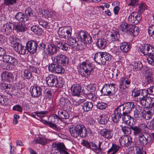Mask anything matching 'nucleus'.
Returning a JSON list of instances; mask_svg holds the SVG:
<instances>
[{
	"label": "nucleus",
	"instance_id": "f257e3e1",
	"mask_svg": "<svg viewBox=\"0 0 154 154\" xmlns=\"http://www.w3.org/2000/svg\"><path fill=\"white\" fill-rule=\"evenodd\" d=\"M71 135L73 137L77 138L79 136L81 138H86L88 133L91 134L92 131L89 128L86 129L85 126L82 124H78L69 129Z\"/></svg>",
	"mask_w": 154,
	"mask_h": 154
},
{
	"label": "nucleus",
	"instance_id": "f03ea898",
	"mask_svg": "<svg viewBox=\"0 0 154 154\" xmlns=\"http://www.w3.org/2000/svg\"><path fill=\"white\" fill-rule=\"evenodd\" d=\"M79 66L80 68L79 73L82 76L86 77L92 74L95 66L87 60L80 63Z\"/></svg>",
	"mask_w": 154,
	"mask_h": 154
},
{
	"label": "nucleus",
	"instance_id": "7ed1b4c3",
	"mask_svg": "<svg viewBox=\"0 0 154 154\" xmlns=\"http://www.w3.org/2000/svg\"><path fill=\"white\" fill-rule=\"evenodd\" d=\"M138 137L139 145L141 146L149 147L153 141L151 134L147 132H143Z\"/></svg>",
	"mask_w": 154,
	"mask_h": 154
},
{
	"label": "nucleus",
	"instance_id": "20e7f679",
	"mask_svg": "<svg viewBox=\"0 0 154 154\" xmlns=\"http://www.w3.org/2000/svg\"><path fill=\"white\" fill-rule=\"evenodd\" d=\"M120 29L122 32H125L134 36H137L139 33V28L132 24L127 23L120 26Z\"/></svg>",
	"mask_w": 154,
	"mask_h": 154
},
{
	"label": "nucleus",
	"instance_id": "39448f33",
	"mask_svg": "<svg viewBox=\"0 0 154 154\" xmlns=\"http://www.w3.org/2000/svg\"><path fill=\"white\" fill-rule=\"evenodd\" d=\"M136 105L134 103L132 102H128L124 103L122 105L117 106L114 111H118L119 115H121V112L128 113H129L131 111L135 108Z\"/></svg>",
	"mask_w": 154,
	"mask_h": 154
},
{
	"label": "nucleus",
	"instance_id": "423d86ee",
	"mask_svg": "<svg viewBox=\"0 0 154 154\" xmlns=\"http://www.w3.org/2000/svg\"><path fill=\"white\" fill-rule=\"evenodd\" d=\"M115 86L116 84L113 83L105 84L100 90L101 95L112 96L115 95L117 91Z\"/></svg>",
	"mask_w": 154,
	"mask_h": 154
},
{
	"label": "nucleus",
	"instance_id": "0eeeda50",
	"mask_svg": "<svg viewBox=\"0 0 154 154\" xmlns=\"http://www.w3.org/2000/svg\"><path fill=\"white\" fill-rule=\"evenodd\" d=\"M121 112V115H119L120 112L113 111V112L112 115L111 117L112 121L114 123H118L120 119L122 118V121L126 123H128V119H129L128 114L129 113Z\"/></svg>",
	"mask_w": 154,
	"mask_h": 154
},
{
	"label": "nucleus",
	"instance_id": "6e6552de",
	"mask_svg": "<svg viewBox=\"0 0 154 154\" xmlns=\"http://www.w3.org/2000/svg\"><path fill=\"white\" fill-rule=\"evenodd\" d=\"M2 59L3 61L7 64L6 69L8 70L12 69L11 65L14 66L18 63L15 57L7 54L2 57Z\"/></svg>",
	"mask_w": 154,
	"mask_h": 154
},
{
	"label": "nucleus",
	"instance_id": "1a4fd4ad",
	"mask_svg": "<svg viewBox=\"0 0 154 154\" xmlns=\"http://www.w3.org/2000/svg\"><path fill=\"white\" fill-rule=\"evenodd\" d=\"M78 39L86 44H90L92 42L91 37L85 30H81L79 32Z\"/></svg>",
	"mask_w": 154,
	"mask_h": 154
},
{
	"label": "nucleus",
	"instance_id": "9d476101",
	"mask_svg": "<svg viewBox=\"0 0 154 154\" xmlns=\"http://www.w3.org/2000/svg\"><path fill=\"white\" fill-rule=\"evenodd\" d=\"M132 138L130 136L125 135L121 137L119 139V142L121 146L125 147H133L136 145L133 142Z\"/></svg>",
	"mask_w": 154,
	"mask_h": 154
},
{
	"label": "nucleus",
	"instance_id": "9b49d317",
	"mask_svg": "<svg viewBox=\"0 0 154 154\" xmlns=\"http://www.w3.org/2000/svg\"><path fill=\"white\" fill-rule=\"evenodd\" d=\"M72 30L70 26L61 27L59 30L58 34L60 38L66 39L71 36Z\"/></svg>",
	"mask_w": 154,
	"mask_h": 154
},
{
	"label": "nucleus",
	"instance_id": "f8f14e48",
	"mask_svg": "<svg viewBox=\"0 0 154 154\" xmlns=\"http://www.w3.org/2000/svg\"><path fill=\"white\" fill-rule=\"evenodd\" d=\"M132 78H131L129 75L128 76H124L120 78L119 88L122 90H124L128 88L130 85Z\"/></svg>",
	"mask_w": 154,
	"mask_h": 154
},
{
	"label": "nucleus",
	"instance_id": "ddd939ff",
	"mask_svg": "<svg viewBox=\"0 0 154 154\" xmlns=\"http://www.w3.org/2000/svg\"><path fill=\"white\" fill-rule=\"evenodd\" d=\"M54 61V63L60 64L64 66L68 65L69 62L68 58L66 55L62 54H58L55 56Z\"/></svg>",
	"mask_w": 154,
	"mask_h": 154
},
{
	"label": "nucleus",
	"instance_id": "4468645a",
	"mask_svg": "<svg viewBox=\"0 0 154 154\" xmlns=\"http://www.w3.org/2000/svg\"><path fill=\"white\" fill-rule=\"evenodd\" d=\"M15 28L14 24L11 23L4 24L0 30V33L2 34L8 35L10 34Z\"/></svg>",
	"mask_w": 154,
	"mask_h": 154
},
{
	"label": "nucleus",
	"instance_id": "2eb2a0df",
	"mask_svg": "<svg viewBox=\"0 0 154 154\" xmlns=\"http://www.w3.org/2000/svg\"><path fill=\"white\" fill-rule=\"evenodd\" d=\"M141 19L140 14L136 12H133L129 16L128 21L129 23L137 25L141 22Z\"/></svg>",
	"mask_w": 154,
	"mask_h": 154
},
{
	"label": "nucleus",
	"instance_id": "dca6fc26",
	"mask_svg": "<svg viewBox=\"0 0 154 154\" xmlns=\"http://www.w3.org/2000/svg\"><path fill=\"white\" fill-rule=\"evenodd\" d=\"M38 43V42L33 40L27 42L26 46L27 51L30 54H33L37 52Z\"/></svg>",
	"mask_w": 154,
	"mask_h": 154
},
{
	"label": "nucleus",
	"instance_id": "f3484780",
	"mask_svg": "<svg viewBox=\"0 0 154 154\" xmlns=\"http://www.w3.org/2000/svg\"><path fill=\"white\" fill-rule=\"evenodd\" d=\"M48 68L50 72L58 74L63 73L65 71L63 67L58 63H52L49 66Z\"/></svg>",
	"mask_w": 154,
	"mask_h": 154
},
{
	"label": "nucleus",
	"instance_id": "a211bd4d",
	"mask_svg": "<svg viewBox=\"0 0 154 154\" xmlns=\"http://www.w3.org/2000/svg\"><path fill=\"white\" fill-rule=\"evenodd\" d=\"M29 91L33 98H38L42 95V88L37 85L31 86Z\"/></svg>",
	"mask_w": 154,
	"mask_h": 154
},
{
	"label": "nucleus",
	"instance_id": "6ab92c4d",
	"mask_svg": "<svg viewBox=\"0 0 154 154\" xmlns=\"http://www.w3.org/2000/svg\"><path fill=\"white\" fill-rule=\"evenodd\" d=\"M85 99H79L78 101L79 105L81 104L82 109L84 112H88L92 110L93 106L92 102L89 101L85 102Z\"/></svg>",
	"mask_w": 154,
	"mask_h": 154
},
{
	"label": "nucleus",
	"instance_id": "aec40b11",
	"mask_svg": "<svg viewBox=\"0 0 154 154\" xmlns=\"http://www.w3.org/2000/svg\"><path fill=\"white\" fill-rule=\"evenodd\" d=\"M57 47L63 51H66L68 49V45L66 40H63L62 38H56L55 42Z\"/></svg>",
	"mask_w": 154,
	"mask_h": 154
},
{
	"label": "nucleus",
	"instance_id": "412c9836",
	"mask_svg": "<svg viewBox=\"0 0 154 154\" xmlns=\"http://www.w3.org/2000/svg\"><path fill=\"white\" fill-rule=\"evenodd\" d=\"M59 104L60 106L69 110H71L72 106L70 100L66 97L63 96L59 99Z\"/></svg>",
	"mask_w": 154,
	"mask_h": 154
},
{
	"label": "nucleus",
	"instance_id": "4be33fe9",
	"mask_svg": "<svg viewBox=\"0 0 154 154\" xmlns=\"http://www.w3.org/2000/svg\"><path fill=\"white\" fill-rule=\"evenodd\" d=\"M49 118H51V120L50 121H48L45 120H42L43 121V123L56 131H60V129L59 127H58L55 124V120L51 116L49 117Z\"/></svg>",
	"mask_w": 154,
	"mask_h": 154
},
{
	"label": "nucleus",
	"instance_id": "5701e85b",
	"mask_svg": "<svg viewBox=\"0 0 154 154\" xmlns=\"http://www.w3.org/2000/svg\"><path fill=\"white\" fill-rule=\"evenodd\" d=\"M141 113L143 118L146 119H149L151 118L152 115L154 113V109L148 106L143 109Z\"/></svg>",
	"mask_w": 154,
	"mask_h": 154
},
{
	"label": "nucleus",
	"instance_id": "b1692460",
	"mask_svg": "<svg viewBox=\"0 0 154 154\" xmlns=\"http://www.w3.org/2000/svg\"><path fill=\"white\" fill-rule=\"evenodd\" d=\"M57 76L53 74H49L46 79V82L48 86L50 87L56 86Z\"/></svg>",
	"mask_w": 154,
	"mask_h": 154
},
{
	"label": "nucleus",
	"instance_id": "393cba45",
	"mask_svg": "<svg viewBox=\"0 0 154 154\" xmlns=\"http://www.w3.org/2000/svg\"><path fill=\"white\" fill-rule=\"evenodd\" d=\"M148 57L147 58L148 63L152 66L154 65V46L151 45L146 54Z\"/></svg>",
	"mask_w": 154,
	"mask_h": 154
},
{
	"label": "nucleus",
	"instance_id": "a878e982",
	"mask_svg": "<svg viewBox=\"0 0 154 154\" xmlns=\"http://www.w3.org/2000/svg\"><path fill=\"white\" fill-rule=\"evenodd\" d=\"M100 133L103 137L109 140L112 138L113 135V131L112 130L105 128L101 129Z\"/></svg>",
	"mask_w": 154,
	"mask_h": 154
},
{
	"label": "nucleus",
	"instance_id": "bb28decb",
	"mask_svg": "<svg viewBox=\"0 0 154 154\" xmlns=\"http://www.w3.org/2000/svg\"><path fill=\"white\" fill-rule=\"evenodd\" d=\"M71 94L72 96H79L81 92V87L79 84H73L71 87Z\"/></svg>",
	"mask_w": 154,
	"mask_h": 154
},
{
	"label": "nucleus",
	"instance_id": "cd10ccee",
	"mask_svg": "<svg viewBox=\"0 0 154 154\" xmlns=\"http://www.w3.org/2000/svg\"><path fill=\"white\" fill-rule=\"evenodd\" d=\"M15 23V30L17 32H23L27 30V28L25 23L20 22H18L17 23Z\"/></svg>",
	"mask_w": 154,
	"mask_h": 154
},
{
	"label": "nucleus",
	"instance_id": "c85d7f7f",
	"mask_svg": "<svg viewBox=\"0 0 154 154\" xmlns=\"http://www.w3.org/2000/svg\"><path fill=\"white\" fill-rule=\"evenodd\" d=\"M1 77L3 80L9 82L13 81L14 78L12 73L7 71H5L3 72Z\"/></svg>",
	"mask_w": 154,
	"mask_h": 154
},
{
	"label": "nucleus",
	"instance_id": "c756f323",
	"mask_svg": "<svg viewBox=\"0 0 154 154\" xmlns=\"http://www.w3.org/2000/svg\"><path fill=\"white\" fill-rule=\"evenodd\" d=\"M15 18L19 22H25L29 20V17L21 12H18L15 16Z\"/></svg>",
	"mask_w": 154,
	"mask_h": 154
},
{
	"label": "nucleus",
	"instance_id": "7c9ffc66",
	"mask_svg": "<svg viewBox=\"0 0 154 154\" xmlns=\"http://www.w3.org/2000/svg\"><path fill=\"white\" fill-rule=\"evenodd\" d=\"M53 148L55 150L61 152L64 150L67 149L64 143L61 142L55 143L53 144Z\"/></svg>",
	"mask_w": 154,
	"mask_h": 154
},
{
	"label": "nucleus",
	"instance_id": "2f4dec72",
	"mask_svg": "<svg viewBox=\"0 0 154 154\" xmlns=\"http://www.w3.org/2000/svg\"><path fill=\"white\" fill-rule=\"evenodd\" d=\"M112 56L109 53L106 52H103L102 65L109 64L112 60Z\"/></svg>",
	"mask_w": 154,
	"mask_h": 154
},
{
	"label": "nucleus",
	"instance_id": "473e14b6",
	"mask_svg": "<svg viewBox=\"0 0 154 154\" xmlns=\"http://www.w3.org/2000/svg\"><path fill=\"white\" fill-rule=\"evenodd\" d=\"M109 35L110 36L112 42L116 41L120 42V34L117 31L112 30L109 33Z\"/></svg>",
	"mask_w": 154,
	"mask_h": 154
},
{
	"label": "nucleus",
	"instance_id": "72a5a7b5",
	"mask_svg": "<svg viewBox=\"0 0 154 154\" xmlns=\"http://www.w3.org/2000/svg\"><path fill=\"white\" fill-rule=\"evenodd\" d=\"M107 42L105 39H99L96 42L97 47L101 49H104L107 46Z\"/></svg>",
	"mask_w": 154,
	"mask_h": 154
},
{
	"label": "nucleus",
	"instance_id": "f704fd0d",
	"mask_svg": "<svg viewBox=\"0 0 154 154\" xmlns=\"http://www.w3.org/2000/svg\"><path fill=\"white\" fill-rule=\"evenodd\" d=\"M120 48L121 51L124 52H127L131 48L130 44L129 42H124L120 44Z\"/></svg>",
	"mask_w": 154,
	"mask_h": 154
},
{
	"label": "nucleus",
	"instance_id": "c9c22d12",
	"mask_svg": "<svg viewBox=\"0 0 154 154\" xmlns=\"http://www.w3.org/2000/svg\"><path fill=\"white\" fill-rule=\"evenodd\" d=\"M50 56L56 53L57 51V48L56 45L53 44H49L47 45V48Z\"/></svg>",
	"mask_w": 154,
	"mask_h": 154
},
{
	"label": "nucleus",
	"instance_id": "e433bc0d",
	"mask_svg": "<svg viewBox=\"0 0 154 154\" xmlns=\"http://www.w3.org/2000/svg\"><path fill=\"white\" fill-rule=\"evenodd\" d=\"M103 52H99L95 53L94 57V61L99 65H102Z\"/></svg>",
	"mask_w": 154,
	"mask_h": 154
},
{
	"label": "nucleus",
	"instance_id": "4c0bfd02",
	"mask_svg": "<svg viewBox=\"0 0 154 154\" xmlns=\"http://www.w3.org/2000/svg\"><path fill=\"white\" fill-rule=\"evenodd\" d=\"M58 115L60 119H67L69 118V112L65 110L60 109L58 111Z\"/></svg>",
	"mask_w": 154,
	"mask_h": 154
},
{
	"label": "nucleus",
	"instance_id": "58836bf2",
	"mask_svg": "<svg viewBox=\"0 0 154 154\" xmlns=\"http://www.w3.org/2000/svg\"><path fill=\"white\" fill-rule=\"evenodd\" d=\"M131 128L133 130V134L135 136H138L143 132L142 129L139 126H131Z\"/></svg>",
	"mask_w": 154,
	"mask_h": 154
},
{
	"label": "nucleus",
	"instance_id": "ea45409f",
	"mask_svg": "<svg viewBox=\"0 0 154 154\" xmlns=\"http://www.w3.org/2000/svg\"><path fill=\"white\" fill-rule=\"evenodd\" d=\"M151 47V45L150 44H144L139 48V49L140 50V52L142 53L144 55H146V54H147V53L149 49V48H150Z\"/></svg>",
	"mask_w": 154,
	"mask_h": 154
},
{
	"label": "nucleus",
	"instance_id": "a19ab883",
	"mask_svg": "<svg viewBox=\"0 0 154 154\" xmlns=\"http://www.w3.org/2000/svg\"><path fill=\"white\" fill-rule=\"evenodd\" d=\"M133 66V69L134 71H139L143 67V65L140 61H136L130 64Z\"/></svg>",
	"mask_w": 154,
	"mask_h": 154
},
{
	"label": "nucleus",
	"instance_id": "79ce46f5",
	"mask_svg": "<svg viewBox=\"0 0 154 154\" xmlns=\"http://www.w3.org/2000/svg\"><path fill=\"white\" fill-rule=\"evenodd\" d=\"M108 116L106 115H101L97 119L98 122L101 124L105 125L107 123L109 120Z\"/></svg>",
	"mask_w": 154,
	"mask_h": 154
},
{
	"label": "nucleus",
	"instance_id": "37998d69",
	"mask_svg": "<svg viewBox=\"0 0 154 154\" xmlns=\"http://www.w3.org/2000/svg\"><path fill=\"white\" fill-rule=\"evenodd\" d=\"M144 93L146 94L147 93L146 90H139L137 88L134 89L132 91V95L134 97H136L139 96L140 94H143V93Z\"/></svg>",
	"mask_w": 154,
	"mask_h": 154
},
{
	"label": "nucleus",
	"instance_id": "c03bdc74",
	"mask_svg": "<svg viewBox=\"0 0 154 154\" xmlns=\"http://www.w3.org/2000/svg\"><path fill=\"white\" fill-rule=\"evenodd\" d=\"M131 126L130 125V127H128L126 126L120 125L121 130L125 135H128L131 134Z\"/></svg>",
	"mask_w": 154,
	"mask_h": 154
},
{
	"label": "nucleus",
	"instance_id": "a18cd8bd",
	"mask_svg": "<svg viewBox=\"0 0 154 154\" xmlns=\"http://www.w3.org/2000/svg\"><path fill=\"white\" fill-rule=\"evenodd\" d=\"M68 45L71 46L72 48H75L76 47L77 41L75 38H70L68 39Z\"/></svg>",
	"mask_w": 154,
	"mask_h": 154
},
{
	"label": "nucleus",
	"instance_id": "49530a36",
	"mask_svg": "<svg viewBox=\"0 0 154 154\" xmlns=\"http://www.w3.org/2000/svg\"><path fill=\"white\" fill-rule=\"evenodd\" d=\"M54 94V90L50 89L46 92L45 97L46 99H48L50 100L53 98Z\"/></svg>",
	"mask_w": 154,
	"mask_h": 154
},
{
	"label": "nucleus",
	"instance_id": "de8ad7c7",
	"mask_svg": "<svg viewBox=\"0 0 154 154\" xmlns=\"http://www.w3.org/2000/svg\"><path fill=\"white\" fill-rule=\"evenodd\" d=\"M28 69L32 74L36 75L39 74V70L38 67L30 65L29 66Z\"/></svg>",
	"mask_w": 154,
	"mask_h": 154
},
{
	"label": "nucleus",
	"instance_id": "09e8293b",
	"mask_svg": "<svg viewBox=\"0 0 154 154\" xmlns=\"http://www.w3.org/2000/svg\"><path fill=\"white\" fill-rule=\"evenodd\" d=\"M120 148V146H118L116 144H112L111 148L108 151L107 153H109L112 152H113L115 154L119 151Z\"/></svg>",
	"mask_w": 154,
	"mask_h": 154
},
{
	"label": "nucleus",
	"instance_id": "8fccbe9b",
	"mask_svg": "<svg viewBox=\"0 0 154 154\" xmlns=\"http://www.w3.org/2000/svg\"><path fill=\"white\" fill-rule=\"evenodd\" d=\"M35 14L33 10L30 7L27 8L25 10V15L28 17H34Z\"/></svg>",
	"mask_w": 154,
	"mask_h": 154
},
{
	"label": "nucleus",
	"instance_id": "3c124183",
	"mask_svg": "<svg viewBox=\"0 0 154 154\" xmlns=\"http://www.w3.org/2000/svg\"><path fill=\"white\" fill-rule=\"evenodd\" d=\"M49 142L48 139L42 137H39L38 139H36V142L37 143L40 144L42 145H44L48 143Z\"/></svg>",
	"mask_w": 154,
	"mask_h": 154
},
{
	"label": "nucleus",
	"instance_id": "603ef678",
	"mask_svg": "<svg viewBox=\"0 0 154 154\" xmlns=\"http://www.w3.org/2000/svg\"><path fill=\"white\" fill-rule=\"evenodd\" d=\"M23 75L25 79L28 80L32 76V74L31 73L29 69H25L23 70Z\"/></svg>",
	"mask_w": 154,
	"mask_h": 154
},
{
	"label": "nucleus",
	"instance_id": "864d4df0",
	"mask_svg": "<svg viewBox=\"0 0 154 154\" xmlns=\"http://www.w3.org/2000/svg\"><path fill=\"white\" fill-rule=\"evenodd\" d=\"M145 82L147 84L152 83L153 79L151 74H146L145 75Z\"/></svg>",
	"mask_w": 154,
	"mask_h": 154
},
{
	"label": "nucleus",
	"instance_id": "5fc2aeb1",
	"mask_svg": "<svg viewBox=\"0 0 154 154\" xmlns=\"http://www.w3.org/2000/svg\"><path fill=\"white\" fill-rule=\"evenodd\" d=\"M96 105L97 107L100 110L106 109L107 106L106 103L103 102L98 103Z\"/></svg>",
	"mask_w": 154,
	"mask_h": 154
},
{
	"label": "nucleus",
	"instance_id": "6e6d98bb",
	"mask_svg": "<svg viewBox=\"0 0 154 154\" xmlns=\"http://www.w3.org/2000/svg\"><path fill=\"white\" fill-rule=\"evenodd\" d=\"M101 144L102 143L100 141L99 142L98 145L97 146V144H96L94 142H90L91 147V146L92 147H94V149L96 150H98L100 151H101L102 149L100 146Z\"/></svg>",
	"mask_w": 154,
	"mask_h": 154
},
{
	"label": "nucleus",
	"instance_id": "4d7b16f0",
	"mask_svg": "<svg viewBox=\"0 0 154 154\" xmlns=\"http://www.w3.org/2000/svg\"><path fill=\"white\" fill-rule=\"evenodd\" d=\"M57 83L56 84V86L60 88H62L64 85V82L62 78L57 77Z\"/></svg>",
	"mask_w": 154,
	"mask_h": 154
},
{
	"label": "nucleus",
	"instance_id": "13d9d810",
	"mask_svg": "<svg viewBox=\"0 0 154 154\" xmlns=\"http://www.w3.org/2000/svg\"><path fill=\"white\" fill-rule=\"evenodd\" d=\"M9 40L10 43L12 45H13L20 41V40L19 39L13 35L11 36L9 38Z\"/></svg>",
	"mask_w": 154,
	"mask_h": 154
},
{
	"label": "nucleus",
	"instance_id": "bf43d9fd",
	"mask_svg": "<svg viewBox=\"0 0 154 154\" xmlns=\"http://www.w3.org/2000/svg\"><path fill=\"white\" fill-rule=\"evenodd\" d=\"M148 33L149 35L154 39V25H151L148 30Z\"/></svg>",
	"mask_w": 154,
	"mask_h": 154
},
{
	"label": "nucleus",
	"instance_id": "052dcab7",
	"mask_svg": "<svg viewBox=\"0 0 154 154\" xmlns=\"http://www.w3.org/2000/svg\"><path fill=\"white\" fill-rule=\"evenodd\" d=\"M146 9L147 6L146 4L144 3H142L139 5L138 12L142 14Z\"/></svg>",
	"mask_w": 154,
	"mask_h": 154
},
{
	"label": "nucleus",
	"instance_id": "680f3d73",
	"mask_svg": "<svg viewBox=\"0 0 154 154\" xmlns=\"http://www.w3.org/2000/svg\"><path fill=\"white\" fill-rule=\"evenodd\" d=\"M86 44L85 43H77L76 45V50H83L85 49L86 47Z\"/></svg>",
	"mask_w": 154,
	"mask_h": 154
},
{
	"label": "nucleus",
	"instance_id": "e2e57ef3",
	"mask_svg": "<svg viewBox=\"0 0 154 154\" xmlns=\"http://www.w3.org/2000/svg\"><path fill=\"white\" fill-rule=\"evenodd\" d=\"M87 97L89 99L93 101H95L97 100V97L94 93H90L87 94Z\"/></svg>",
	"mask_w": 154,
	"mask_h": 154
},
{
	"label": "nucleus",
	"instance_id": "0e129e2a",
	"mask_svg": "<svg viewBox=\"0 0 154 154\" xmlns=\"http://www.w3.org/2000/svg\"><path fill=\"white\" fill-rule=\"evenodd\" d=\"M148 100L147 103L149 105L148 107L150 108H153L154 107V98L149 97L148 98Z\"/></svg>",
	"mask_w": 154,
	"mask_h": 154
},
{
	"label": "nucleus",
	"instance_id": "69168bd1",
	"mask_svg": "<svg viewBox=\"0 0 154 154\" xmlns=\"http://www.w3.org/2000/svg\"><path fill=\"white\" fill-rule=\"evenodd\" d=\"M46 45L45 43L43 42H38V43L37 48L40 51H42L46 49Z\"/></svg>",
	"mask_w": 154,
	"mask_h": 154
},
{
	"label": "nucleus",
	"instance_id": "338daca9",
	"mask_svg": "<svg viewBox=\"0 0 154 154\" xmlns=\"http://www.w3.org/2000/svg\"><path fill=\"white\" fill-rule=\"evenodd\" d=\"M81 144L87 148L90 149L91 148V147L90 142H89L86 140H83L82 142L81 143Z\"/></svg>",
	"mask_w": 154,
	"mask_h": 154
},
{
	"label": "nucleus",
	"instance_id": "774afa93",
	"mask_svg": "<svg viewBox=\"0 0 154 154\" xmlns=\"http://www.w3.org/2000/svg\"><path fill=\"white\" fill-rule=\"evenodd\" d=\"M3 1L4 4L7 6L12 5L17 3V0H3Z\"/></svg>",
	"mask_w": 154,
	"mask_h": 154
}]
</instances>
